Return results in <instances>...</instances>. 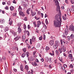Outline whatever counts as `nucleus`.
<instances>
[{
    "mask_svg": "<svg viewBox=\"0 0 74 74\" xmlns=\"http://www.w3.org/2000/svg\"><path fill=\"white\" fill-rule=\"evenodd\" d=\"M62 19L61 17L59 16V18H56V19L53 21V26L55 27H60L62 24Z\"/></svg>",
    "mask_w": 74,
    "mask_h": 74,
    "instance_id": "1",
    "label": "nucleus"
},
{
    "mask_svg": "<svg viewBox=\"0 0 74 74\" xmlns=\"http://www.w3.org/2000/svg\"><path fill=\"white\" fill-rule=\"evenodd\" d=\"M55 3H56V5H57L56 11H58L59 13H60V8L59 5V2H58V1H56Z\"/></svg>",
    "mask_w": 74,
    "mask_h": 74,
    "instance_id": "2",
    "label": "nucleus"
},
{
    "mask_svg": "<svg viewBox=\"0 0 74 74\" xmlns=\"http://www.w3.org/2000/svg\"><path fill=\"white\" fill-rule=\"evenodd\" d=\"M30 44L32 45V41L33 42H35L36 41V37L34 36H33L32 39H30Z\"/></svg>",
    "mask_w": 74,
    "mask_h": 74,
    "instance_id": "3",
    "label": "nucleus"
},
{
    "mask_svg": "<svg viewBox=\"0 0 74 74\" xmlns=\"http://www.w3.org/2000/svg\"><path fill=\"white\" fill-rule=\"evenodd\" d=\"M31 15H32V16L33 17L36 15V12H33V10H31Z\"/></svg>",
    "mask_w": 74,
    "mask_h": 74,
    "instance_id": "4",
    "label": "nucleus"
},
{
    "mask_svg": "<svg viewBox=\"0 0 74 74\" xmlns=\"http://www.w3.org/2000/svg\"><path fill=\"white\" fill-rule=\"evenodd\" d=\"M69 27L67 26V25H66V28L65 30V32L66 34L67 35V33L69 32Z\"/></svg>",
    "mask_w": 74,
    "mask_h": 74,
    "instance_id": "5",
    "label": "nucleus"
},
{
    "mask_svg": "<svg viewBox=\"0 0 74 74\" xmlns=\"http://www.w3.org/2000/svg\"><path fill=\"white\" fill-rule=\"evenodd\" d=\"M67 12L68 15L69 16H70V15H71V14H70V13H71V11H70V8H69L67 9Z\"/></svg>",
    "mask_w": 74,
    "mask_h": 74,
    "instance_id": "6",
    "label": "nucleus"
},
{
    "mask_svg": "<svg viewBox=\"0 0 74 74\" xmlns=\"http://www.w3.org/2000/svg\"><path fill=\"white\" fill-rule=\"evenodd\" d=\"M37 24L36 25L37 27H40V25L41 24V23L40 21H38L37 22Z\"/></svg>",
    "mask_w": 74,
    "mask_h": 74,
    "instance_id": "7",
    "label": "nucleus"
},
{
    "mask_svg": "<svg viewBox=\"0 0 74 74\" xmlns=\"http://www.w3.org/2000/svg\"><path fill=\"white\" fill-rule=\"evenodd\" d=\"M69 59H71V62H73L74 60V59L73 58V56H72V54H69Z\"/></svg>",
    "mask_w": 74,
    "mask_h": 74,
    "instance_id": "8",
    "label": "nucleus"
},
{
    "mask_svg": "<svg viewBox=\"0 0 74 74\" xmlns=\"http://www.w3.org/2000/svg\"><path fill=\"white\" fill-rule=\"evenodd\" d=\"M70 30L72 32H74V26L73 25H70Z\"/></svg>",
    "mask_w": 74,
    "mask_h": 74,
    "instance_id": "9",
    "label": "nucleus"
},
{
    "mask_svg": "<svg viewBox=\"0 0 74 74\" xmlns=\"http://www.w3.org/2000/svg\"><path fill=\"white\" fill-rule=\"evenodd\" d=\"M55 53H56V55H57L58 57H59V55H60V53H59V51H58V50H56Z\"/></svg>",
    "mask_w": 74,
    "mask_h": 74,
    "instance_id": "10",
    "label": "nucleus"
},
{
    "mask_svg": "<svg viewBox=\"0 0 74 74\" xmlns=\"http://www.w3.org/2000/svg\"><path fill=\"white\" fill-rule=\"evenodd\" d=\"M28 60L30 61H34V58L33 57H30L29 59L28 58Z\"/></svg>",
    "mask_w": 74,
    "mask_h": 74,
    "instance_id": "11",
    "label": "nucleus"
},
{
    "mask_svg": "<svg viewBox=\"0 0 74 74\" xmlns=\"http://www.w3.org/2000/svg\"><path fill=\"white\" fill-rule=\"evenodd\" d=\"M19 38H20V36H17L16 38H14V40L15 41H16L18 40Z\"/></svg>",
    "mask_w": 74,
    "mask_h": 74,
    "instance_id": "12",
    "label": "nucleus"
},
{
    "mask_svg": "<svg viewBox=\"0 0 74 74\" xmlns=\"http://www.w3.org/2000/svg\"><path fill=\"white\" fill-rule=\"evenodd\" d=\"M10 32L11 33L13 34V36L15 37V36H16V34H15V31H14L13 30H11L10 31Z\"/></svg>",
    "mask_w": 74,
    "mask_h": 74,
    "instance_id": "13",
    "label": "nucleus"
},
{
    "mask_svg": "<svg viewBox=\"0 0 74 74\" xmlns=\"http://www.w3.org/2000/svg\"><path fill=\"white\" fill-rule=\"evenodd\" d=\"M19 14L20 15H21V16H25V14H24V13H23V12L22 11H20L19 12Z\"/></svg>",
    "mask_w": 74,
    "mask_h": 74,
    "instance_id": "14",
    "label": "nucleus"
},
{
    "mask_svg": "<svg viewBox=\"0 0 74 74\" xmlns=\"http://www.w3.org/2000/svg\"><path fill=\"white\" fill-rule=\"evenodd\" d=\"M5 20L3 19H1L0 21V23L2 24L4 23H5Z\"/></svg>",
    "mask_w": 74,
    "mask_h": 74,
    "instance_id": "15",
    "label": "nucleus"
},
{
    "mask_svg": "<svg viewBox=\"0 0 74 74\" xmlns=\"http://www.w3.org/2000/svg\"><path fill=\"white\" fill-rule=\"evenodd\" d=\"M61 48L63 49V51L64 52L66 51V47L64 45H62L61 46Z\"/></svg>",
    "mask_w": 74,
    "mask_h": 74,
    "instance_id": "16",
    "label": "nucleus"
},
{
    "mask_svg": "<svg viewBox=\"0 0 74 74\" xmlns=\"http://www.w3.org/2000/svg\"><path fill=\"white\" fill-rule=\"evenodd\" d=\"M53 40H51L49 42V44L50 45L52 46L53 44Z\"/></svg>",
    "mask_w": 74,
    "mask_h": 74,
    "instance_id": "17",
    "label": "nucleus"
},
{
    "mask_svg": "<svg viewBox=\"0 0 74 74\" xmlns=\"http://www.w3.org/2000/svg\"><path fill=\"white\" fill-rule=\"evenodd\" d=\"M9 21L10 22L9 23V24L10 25H11L12 23V19L10 18Z\"/></svg>",
    "mask_w": 74,
    "mask_h": 74,
    "instance_id": "18",
    "label": "nucleus"
},
{
    "mask_svg": "<svg viewBox=\"0 0 74 74\" xmlns=\"http://www.w3.org/2000/svg\"><path fill=\"white\" fill-rule=\"evenodd\" d=\"M18 32L19 33H21V32H22V30L21 29V27H18Z\"/></svg>",
    "mask_w": 74,
    "mask_h": 74,
    "instance_id": "19",
    "label": "nucleus"
},
{
    "mask_svg": "<svg viewBox=\"0 0 74 74\" xmlns=\"http://www.w3.org/2000/svg\"><path fill=\"white\" fill-rule=\"evenodd\" d=\"M18 10L19 12H20V11H22V8L21 6L20 5L19 6V8H18Z\"/></svg>",
    "mask_w": 74,
    "mask_h": 74,
    "instance_id": "20",
    "label": "nucleus"
},
{
    "mask_svg": "<svg viewBox=\"0 0 74 74\" xmlns=\"http://www.w3.org/2000/svg\"><path fill=\"white\" fill-rule=\"evenodd\" d=\"M9 29V28H8V27H5V29L4 30L5 32H8V31Z\"/></svg>",
    "mask_w": 74,
    "mask_h": 74,
    "instance_id": "21",
    "label": "nucleus"
},
{
    "mask_svg": "<svg viewBox=\"0 0 74 74\" xmlns=\"http://www.w3.org/2000/svg\"><path fill=\"white\" fill-rule=\"evenodd\" d=\"M55 44H56V45L57 46H58L59 44H60V43H59V42L58 41H56L55 42Z\"/></svg>",
    "mask_w": 74,
    "mask_h": 74,
    "instance_id": "22",
    "label": "nucleus"
},
{
    "mask_svg": "<svg viewBox=\"0 0 74 74\" xmlns=\"http://www.w3.org/2000/svg\"><path fill=\"white\" fill-rule=\"evenodd\" d=\"M10 10L11 11H14V7L12 6H11L10 7Z\"/></svg>",
    "mask_w": 74,
    "mask_h": 74,
    "instance_id": "23",
    "label": "nucleus"
},
{
    "mask_svg": "<svg viewBox=\"0 0 74 74\" xmlns=\"http://www.w3.org/2000/svg\"><path fill=\"white\" fill-rule=\"evenodd\" d=\"M67 34H66V33H65V34H64L62 35V37H63L64 38H67Z\"/></svg>",
    "mask_w": 74,
    "mask_h": 74,
    "instance_id": "24",
    "label": "nucleus"
},
{
    "mask_svg": "<svg viewBox=\"0 0 74 74\" xmlns=\"http://www.w3.org/2000/svg\"><path fill=\"white\" fill-rule=\"evenodd\" d=\"M62 49L61 48H59V49L58 50V51H59L60 53H62Z\"/></svg>",
    "mask_w": 74,
    "mask_h": 74,
    "instance_id": "25",
    "label": "nucleus"
},
{
    "mask_svg": "<svg viewBox=\"0 0 74 74\" xmlns=\"http://www.w3.org/2000/svg\"><path fill=\"white\" fill-rule=\"evenodd\" d=\"M71 12L74 13V8H72L71 9Z\"/></svg>",
    "mask_w": 74,
    "mask_h": 74,
    "instance_id": "26",
    "label": "nucleus"
},
{
    "mask_svg": "<svg viewBox=\"0 0 74 74\" xmlns=\"http://www.w3.org/2000/svg\"><path fill=\"white\" fill-rule=\"evenodd\" d=\"M5 69V71L6 72H7V71L8 69H7V65H5L4 66Z\"/></svg>",
    "mask_w": 74,
    "mask_h": 74,
    "instance_id": "27",
    "label": "nucleus"
},
{
    "mask_svg": "<svg viewBox=\"0 0 74 74\" xmlns=\"http://www.w3.org/2000/svg\"><path fill=\"white\" fill-rule=\"evenodd\" d=\"M20 69L21 71H23V65H21Z\"/></svg>",
    "mask_w": 74,
    "mask_h": 74,
    "instance_id": "28",
    "label": "nucleus"
},
{
    "mask_svg": "<svg viewBox=\"0 0 74 74\" xmlns=\"http://www.w3.org/2000/svg\"><path fill=\"white\" fill-rule=\"evenodd\" d=\"M36 21H34L33 23L35 27H36V26H37V25H36Z\"/></svg>",
    "mask_w": 74,
    "mask_h": 74,
    "instance_id": "29",
    "label": "nucleus"
},
{
    "mask_svg": "<svg viewBox=\"0 0 74 74\" xmlns=\"http://www.w3.org/2000/svg\"><path fill=\"white\" fill-rule=\"evenodd\" d=\"M59 58L60 61L61 62H62V63H64V62H63V59H62V58L61 57V58H60V57H59Z\"/></svg>",
    "mask_w": 74,
    "mask_h": 74,
    "instance_id": "30",
    "label": "nucleus"
},
{
    "mask_svg": "<svg viewBox=\"0 0 74 74\" xmlns=\"http://www.w3.org/2000/svg\"><path fill=\"white\" fill-rule=\"evenodd\" d=\"M21 23H18L17 24V26H18V27H20L21 26Z\"/></svg>",
    "mask_w": 74,
    "mask_h": 74,
    "instance_id": "31",
    "label": "nucleus"
},
{
    "mask_svg": "<svg viewBox=\"0 0 74 74\" xmlns=\"http://www.w3.org/2000/svg\"><path fill=\"white\" fill-rule=\"evenodd\" d=\"M32 65H37V64L36 62L34 61L32 63Z\"/></svg>",
    "mask_w": 74,
    "mask_h": 74,
    "instance_id": "32",
    "label": "nucleus"
},
{
    "mask_svg": "<svg viewBox=\"0 0 74 74\" xmlns=\"http://www.w3.org/2000/svg\"><path fill=\"white\" fill-rule=\"evenodd\" d=\"M24 53H25L26 51V49L25 48H24L22 49Z\"/></svg>",
    "mask_w": 74,
    "mask_h": 74,
    "instance_id": "33",
    "label": "nucleus"
},
{
    "mask_svg": "<svg viewBox=\"0 0 74 74\" xmlns=\"http://www.w3.org/2000/svg\"><path fill=\"white\" fill-rule=\"evenodd\" d=\"M25 69L26 70H29V66L28 65H26L25 66Z\"/></svg>",
    "mask_w": 74,
    "mask_h": 74,
    "instance_id": "34",
    "label": "nucleus"
},
{
    "mask_svg": "<svg viewBox=\"0 0 74 74\" xmlns=\"http://www.w3.org/2000/svg\"><path fill=\"white\" fill-rule=\"evenodd\" d=\"M21 56L23 58H24L25 56H26V54L25 53H23L22 54Z\"/></svg>",
    "mask_w": 74,
    "mask_h": 74,
    "instance_id": "35",
    "label": "nucleus"
},
{
    "mask_svg": "<svg viewBox=\"0 0 74 74\" xmlns=\"http://www.w3.org/2000/svg\"><path fill=\"white\" fill-rule=\"evenodd\" d=\"M35 18V19H36V20H38L39 19H40V17H37V16H35L34 17Z\"/></svg>",
    "mask_w": 74,
    "mask_h": 74,
    "instance_id": "36",
    "label": "nucleus"
},
{
    "mask_svg": "<svg viewBox=\"0 0 74 74\" xmlns=\"http://www.w3.org/2000/svg\"><path fill=\"white\" fill-rule=\"evenodd\" d=\"M70 37L72 39L74 38V34H71L70 36Z\"/></svg>",
    "mask_w": 74,
    "mask_h": 74,
    "instance_id": "37",
    "label": "nucleus"
},
{
    "mask_svg": "<svg viewBox=\"0 0 74 74\" xmlns=\"http://www.w3.org/2000/svg\"><path fill=\"white\" fill-rule=\"evenodd\" d=\"M62 18L64 20H66L67 19V17H65L64 16H62Z\"/></svg>",
    "mask_w": 74,
    "mask_h": 74,
    "instance_id": "38",
    "label": "nucleus"
},
{
    "mask_svg": "<svg viewBox=\"0 0 74 74\" xmlns=\"http://www.w3.org/2000/svg\"><path fill=\"white\" fill-rule=\"evenodd\" d=\"M5 37H9V35H8V33L7 32L6 33L5 35Z\"/></svg>",
    "mask_w": 74,
    "mask_h": 74,
    "instance_id": "39",
    "label": "nucleus"
},
{
    "mask_svg": "<svg viewBox=\"0 0 74 74\" xmlns=\"http://www.w3.org/2000/svg\"><path fill=\"white\" fill-rule=\"evenodd\" d=\"M49 55H50L51 56H54L55 55V53H52L51 52H50L49 53Z\"/></svg>",
    "mask_w": 74,
    "mask_h": 74,
    "instance_id": "40",
    "label": "nucleus"
},
{
    "mask_svg": "<svg viewBox=\"0 0 74 74\" xmlns=\"http://www.w3.org/2000/svg\"><path fill=\"white\" fill-rule=\"evenodd\" d=\"M53 47H54V48H55V49H56L57 47H58V46H57L56 45V44H55L54 45H53Z\"/></svg>",
    "mask_w": 74,
    "mask_h": 74,
    "instance_id": "41",
    "label": "nucleus"
},
{
    "mask_svg": "<svg viewBox=\"0 0 74 74\" xmlns=\"http://www.w3.org/2000/svg\"><path fill=\"white\" fill-rule=\"evenodd\" d=\"M5 10H9V8H8V6H6L5 7Z\"/></svg>",
    "mask_w": 74,
    "mask_h": 74,
    "instance_id": "42",
    "label": "nucleus"
},
{
    "mask_svg": "<svg viewBox=\"0 0 74 74\" xmlns=\"http://www.w3.org/2000/svg\"><path fill=\"white\" fill-rule=\"evenodd\" d=\"M7 3L8 5H11V2L10 1L7 2Z\"/></svg>",
    "mask_w": 74,
    "mask_h": 74,
    "instance_id": "43",
    "label": "nucleus"
},
{
    "mask_svg": "<svg viewBox=\"0 0 74 74\" xmlns=\"http://www.w3.org/2000/svg\"><path fill=\"white\" fill-rule=\"evenodd\" d=\"M26 53V55H27V58H28L29 57V53L28 52H27Z\"/></svg>",
    "mask_w": 74,
    "mask_h": 74,
    "instance_id": "44",
    "label": "nucleus"
},
{
    "mask_svg": "<svg viewBox=\"0 0 74 74\" xmlns=\"http://www.w3.org/2000/svg\"><path fill=\"white\" fill-rule=\"evenodd\" d=\"M25 35H24L23 36H22V39H23V40H25Z\"/></svg>",
    "mask_w": 74,
    "mask_h": 74,
    "instance_id": "45",
    "label": "nucleus"
},
{
    "mask_svg": "<svg viewBox=\"0 0 74 74\" xmlns=\"http://www.w3.org/2000/svg\"><path fill=\"white\" fill-rule=\"evenodd\" d=\"M48 61H49V62L50 63H52V61L51 60V58H49V60H48Z\"/></svg>",
    "mask_w": 74,
    "mask_h": 74,
    "instance_id": "46",
    "label": "nucleus"
},
{
    "mask_svg": "<svg viewBox=\"0 0 74 74\" xmlns=\"http://www.w3.org/2000/svg\"><path fill=\"white\" fill-rule=\"evenodd\" d=\"M45 49L46 50H48L49 49V47L48 46H46Z\"/></svg>",
    "mask_w": 74,
    "mask_h": 74,
    "instance_id": "47",
    "label": "nucleus"
},
{
    "mask_svg": "<svg viewBox=\"0 0 74 74\" xmlns=\"http://www.w3.org/2000/svg\"><path fill=\"white\" fill-rule=\"evenodd\" d=\"M42 36H41L40 37H39V40H42Z\"/></svg>",
    "mask_w": 74,
    "mask_h": 74,
    "instance_id": "48",
    "label": "nucleus"
},
{
    "mask_svg": "<svg viewBox=\"0 0 74 74\" xmlns=\"http://www.w3.org/2000/svg\"><path fill=\"white\" fill-rule=\"evenodd\" d=\"M40 46H41L40 44V43H38L37 45V47L38 48H39V47H40Z\"/></svg>",
    "mask_w": 74,
    "mask_h": 74,
    "instance_id": "49",
    "label": "nucleus"
},
{
    "mask_svg": "<svg viewBox=\"0 0 74 74\" xmlns=\"http://www.w3.org/2000/svg\"><path fill=\"white\" fill-rule=\"evenodd\" d=\"M71 2L72 4H73L74 3V0H71Z\"/></svg>",
    "mask_w": 74,
    "mask_h": 74,
    "instance_id": "50",
    "label": "nucleus"
},
{
    "mask_svg": "<svg viewBox=\"0 0 74 74\" xmlns=\"http://www.w3.org/2000/svg\"><path fill=\"white\" fill-rule=\"evenodd\" d=\"M45 22L46 24H47V25H48V20H47V19H46Z\"/></svg>",
    "mask_w": 74,
    "mask_h": 74,
    "instance_id": "51",
    "label": "nucleus"
},
{
    "mask_svg": "<svg viewBox=\"0 0 74 74\" xmlns=\"http://www.w3.org/2000/svg\"><path fill=\"white\" fill-rule=\"evenodd\" d=\"M45 59L46 60H47V61H48V60H49V58H48V57H46Z\"/></svg>",
    "mask_w": 74,
    "mask_h": 74,
    "instance_id": "52",
    "label": "nucleus"
},
{
    "mask_svg": "<svg viewBox=\"0 0 74 74\" xmlns=\"http://www.w3.org/2000/svg\"><path fill=\"white\" fill-rule=\"evenodd\" d=\"M23 26L24 29H26V25L25 24H24Z\"/></svg>",
    "mask_w": 74,
    "mask_h": 74,
    "instance_id": "53",
    "label": "nucleus"
},
{
    "mask_svg": "<svg viewBox=\"0 0 74 74\" xmlns=\"http://www.w3.org/2000/svg\"><path fill=\"white\" fill-rule=\"evenodd\" d=\"M27 34L28 36H30V33H29V32L28 31H27Z\"/></svg>",
    "mask_w": 74,
    "mask_h": 74,
    "instance_id": "54",
    "label": "nucleus"
},
{
    "mask_svg": "<svg viewBox=\"0 0 74 74\" xmlns=\"http://www.w3.org/2000/svg\"><path fill=\"white\" fill-rule=\"evenodd\" d=\"M27 28H28V29H30V28H31V27H30V25H28Z\"/></svg>",
    "mask_w": 74,
    "mask_h": 74,
    "instance_id": "55",
    "label": "nucleus"
},
{
    "mask_svg": "<svg viewBox=\"0 0 74 74\" xmlns=\"http://www.w3.org/2000/svg\"><path fill=\"white\" fill-rule=\"evenodd\" d=\"M13 15L14 16H16V13H13Z\"/></svg>",
    "mask_w": 74,
    "mask_h": 74,
    "instance_id": "56",
    "label": "nucleus"
},
{
    "mask_svg": "<svg viewBox=\"0 0 74 74\" xmlns=\"http://www.w3.org/2000/svg\"><path fill=\"white\" fill-rule=\"evenodd\" d=\"M27 47L28 49H30V48H31V46L29 45H28Z\"/></svg>",
    "mask_w": 74,
    "mask_h": 74,
    "instance_id": "57",
    "label": "nucleus"
},
{
    "mask_svg": "<svg viewBox=\"0 0 74 74\" xmlns=\"http://www.w3.org/2000/svg\"><path fill=\"white\" fill-rule=\"evenodd\" d=\"M12 3H14V4H16V1H15V0H13V1H12Z\"/></svg>",
    "mask_w": 74,
    "mask_h": 74,
    "instance_id": "58",
    "label": "nucleus"
},
{
    "mask_svg": "<svg viewBox=\"0 0 74 74\" xmlns=\"http://www.w3.org/2000/svg\"><path fill=\"white\" fill-rule=\"evenodd\" d=\"M27 11H31V9H30V8H29L27 10Z\"/></svg>",
    "mask_w": 74,
    "mask_h": 74,
    "instance_id": "59",
    "label": "nucleus"
},
{
    "mask_svg": "<svg viewBox=\"0 0 74 74\" xmlns=\"http://www.w3.org/2000/svg\"><path fill=\"white\" fill-rule=\"evenodd\" d=\"M57 61H58V60L57 59H56L54 61V63H57Z\"/></svg>",
    "mask_w": 74,
    "mask_h": 74,
    "instance_id": "60",
    "label": "nucleus"
},
{
    "mask_svg": "<svg viewBox=\"0 0 74 74\" xmlns=\"http://www.w3.org/2000/svg\"><path fill=\"white\" fill-rule=\"evenodd\" d=\"M24 21H27V17H25L24 18Z\"/></svg>",
    "mask_w": 74,
    "mask_h": 74,
    "instance_id": "61",
    "label": "nucleus"
},
{
    "mask_svg": "<svg viewBox=\"0 0 74 74\" xmlns=\"http://www.w3.org/2000/svg\"><path fill=\"white\" fill-rule=\"evenodd\" d=\"M45 38H46L45 35H44V37H43V40H45Z\"/></svg>",
    "mask_w": 74,
    "mask_h": 74,
    "instance_id": "62",
    "label": "nucleus"
},
{
    "mask_svg": "<svg viewBox=\"0 0 74 74\" xmlns=\"http://www.w3.org/2000/svg\"><path fill=\"white\" fill-rule=\"evenodd\" d=\"M60 42H61V44L62 45L63 44V40H60Z\"/></svg>",
    "mask_w": 74,
    "mask_h": 74,
    "instance_id": "63",
    "label": "nucleus"
},
{
    "mask_svg": "<svg viewBox=\"0 0 74 74\" xmlns=\"http://www.w3.org/2000/svg\"><path fill=\"white\" fill-rule=\"evenodd\" d=\"M23 5L24 6V7H26V6L27 5V4H23Z\"/></svg>",
    "mask_w": 74,
    "mask_h": 74,
    "instance_id": "64",
    "label": "nucleus"
}]
</instances>
